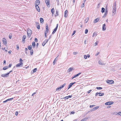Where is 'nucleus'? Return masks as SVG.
Returning a JSON list of instances; mask_svg holds the SVG:
<instances>
[{
	"mask_svg": "<svg viewBox=\"0 0 121 121\" xmlns=\"http://www.w3.org/2000/svg\"><path fill=\"white\" fill-rule=\"evenodd\" d=\"M107 83L110 84H113L114 83V81L112 80H108L107 81Z\"/></svg>",
	"mask_w": 121,
	"mask_h": 121,
	"instance_id": "nucleus-1",
	"label": "nucleus"
},
{
	"mask_svg": "<svg viewBox=\"0 0 121 121\" xmlns=\"http://www.w3.org/2000/svg\"><path fill=\"white\" fill-rule=\"evenodd\" d=\"M23 65V63L22 62H20L19 63L17 64L16 66L17 67H22Z\"/></svg>",
	"mask_w": 121,
	"mask_h": 121,
	"instance_id": "nucleus-2",
	"label": "nucleus"
},
{
	"mask_svg": "<svg viewBox=\"0 0 121 121\" xmlns=\"http://www.w3.org/2000/svg\"><path fill=\"white\" fill-rule=\"evenodd\" d=\"M113 102L112 101L108 102L105 103V104L106 105H110L113 104Z\"/></svg>",
	"mask_w": 121,
	"mask_h": 121,
	"instance_id": "nucleus-3",
	"label": "nucleus"
},
{
	"mask_svg": "<svg viewBox=\"0 0 121 121\" xmlns=\"http://www.w3.org/2000/svg\"><path fill=\"white\" fill-rule=\"evenodd\" d=\"M9 73H6L5 74H3L1 75V76L2 77H8Z\"/></svg>",
	"mask_w": 121,
	"mask_h": 121,
	"instance_id": "nucleus-4",
	"label": "nucleus"
},
{
	"mask_svg": "<svg viewBox=\"0 0 121 121\" xmlns=\"http://www.w3.org/2000/svg\"><path fill=\"white\" fill-rule=\"evenodd\" d=\"M40 4V2L39 0H36L35 2V6L36 5H37L38 6Z\"/></svg>",
	"mask_w": 121,
	"mask_h": 121,
	"instance_id": "nucleus-5",
	"label": "nucleus"
},
{
	"mask_svg": "<svg viewBox=\"0 0 121 121\" xmlns=\"http://www.w3.org/2000/svg\"><path fill=\"white\" fill-rule=\"evenodd\" d=\"M48 39H46L42 43V45L43 46H44L45 44L47 42H48Z\"/></svg>",
	"mask_w": 121,
	"mask_h": 121,
	"instance_id": "nucleus-6",
	"label": "nucleus"
},
{
	"mask_svg": "<svg viewBox=\"0 0 121 121\" xmlns=\"http://www.w3.org/2000/svg\"><path fill=\"white\" fill-rule=\"evenodd\" d=\"M46 32H47V33H48L49 31V29L48 25V24L47 23L46 24Z\"/></svg>",
	"mask_w": 121,
	"mask_h": 121,
	"instance_id": "nucleus-7",
	"label": "nucleus"
},
{
	"mask_svg": "<svg viewBox=\"0 0 121 121\" xmlns=\"http://www.w3.org/2000/svg\"><path fill=\"white\" fill-rule=\"evenodd\" d=\"M116 9H113L112 11V16H114L116 14Z\"/></svg>",
	"mask_w": 121,
	"mask_h": 121,
	"instance_id": "nucleus-8",
	"label": "nucleus"
},
{
	"mask_svg": "<svg viewBox=\"0 0 121 121\" xmlns=\"http://www.w3.org/2000/svg\"><path fill=\"white\" fill-rule=\"evenodd\" d=\"M98 63L99 65H103L105 64V63H103L102 60H100L99 61Z\"/></svg>",
	"mask_w": 121,
	"mask_h": 121,
	"instance_id": "nucleus-9",
	"label": "nucleus"
},
{
	"mask_svg": "<svg viewBox=\"0 0 121 121\" xmlns=\"http://www.w3.org/2000/svg\"><path fill=\"white\" fill-rule=\"evenodd\" d=\"M76 83V82H75L73 83L72 82L70 83L69 84V86L68 89L70 88L73 85V84H74L75 83Z\"/></svg>",
	"mask_w": 121,
	"mask_h": 121,
	"instance_id": "nucleus-10",
	"label": "nucleus"
},
{
	"mask_svg": "<svg viewBox=\"0 0 121 121\" xmlns=\"http://www.w3.org/2000/svg\"><path fill=\"white\" fill-rule=\"evenodd\" d=\"M45 2L48 6L50 5L49 0H45Z\"/></svg>",
	"mask_w": 121,
	"mask_h": 121,
	"instance_id": "nucleus-11",
	"label": "nucleus"
},
{
	"mask_svg": "<svg viewBox=\"0 0 121 121\" xmlns=\"http://www.w3.org/2000/svg\"><path fill=\"white\" fill-rule=\"evenodd\" d=\"M100 18H96V19H95L94 21V23H96L98 22V21L99 20Z\"/></svg>",
	"mask_w": 121,
	"mask_h": 121,
	"instance_id": "nucleus-12",
	"label": "nucleus"
},
{
	"mask_svg": "<svg viewBox=\"0 0 121 121\" xmlns=\"http://www.w3.org/2000/svg\"><path fill=\"white\" fill-rule=\"evenodd\" d=\"M36 8V9L39 12L40 11V9L39 6H37V5H36V6H35Z\"/></svg>",
	"mask_w": 121,
	"mask_h": 121,
	"instance_id": "nucleus-13",
	"label": "nucleus"
},
{
	"mask_svg": "<svg viewBox=\"0 0 121 121\" xmlns=\"http://www.w3.org/2000/svg\"><path fill=\"white\" fill-rule=\"evenodd\" d=\"M68 11L67 10H66L65 11L64 13V17H66L68 16L67 13H68Z\"/></svg>",
	"mask_w": 121,
	"mask_h": 121,
	"instance_id": "nucleus-14",
	"label": "nucleus"
},
{
	"mask_svg": "<svg viewBox=\"0 0 121 121\" xmlns=\"http://www.w3.org/2000/svg\"><path fill=\"white\" fill-rule=\"evenodd\" d=\"M73 68L72 67L70 68L67 70V72H70L73 70Z\"/></svg>",
	"mask_w": 121,
	"mask_h": 121,
	"instance_id": "nucleus-15",
	"label": "nucleus"
},
{
	"mask_svg": "<svg viewBox=\"0 0 121 121\" xmlns=\"http://www.w3.org/2000/svg\"><path fill=\"white\" fill-rule=\"evenodd\" d=\"M2 41L3 42V43L4 44L6 45L7 44L6 40V39L4 38L2 40Z\"/></svg>",
	"mask_w": 121,
	"mask_h": 121,
	"instance_id": "nucleus-16",
	"label": "nucleus"
},
{
	"mask_svg": "<svg viewBox=\"0 0 121 121\" xmlns=\"http://www.w3.org/2000/svg\"><path fill=\"white\" fill-rule=\"evenodd\" d=\"M113 7V9H116V3H114Z\"/></svg>",
	"mask_w": 121,
	"mask_h": 121,
	"instance_id": "nucleus-17",
	"label": "nucleus"
},
{
	"mask_svg": "<svg viewBox=\"0 0 121 121\" xmlns=\"http://www.w3.org/2000/svg\"><path fill=\"white\" fill-rule=\"evenodd\" d=\"M102 29L103 30H106L105 24L103 25Z\"/></svg>",
	"mask_w": 121,
	"mask_h": 121,
	"instance_id": "nucleus-18",
	"label": "nucleus"
},
{
	"mask_svg": "<svg viewBox=\"0 0 121 121\" xmlns=\"http://www.w3.org/2000/svg\"><path fill=\"white\" fill-rule=\"evenodd\" d=\"M27 33H32V31L30 29H28L27 30Z\"/></svg>",
	"mask_w": 121,
	"mask_h": 121,
	"instance_id": "nucleus-19",
	"label": "nucleus"
},
{
	"mask_svg": "<svg viewBox=\"0 0 121 121\" xmlns=\"http://www.w3.org/2000/svg\"><path fill=\"white\" fill-rule=\"evenodd\" d=\"M51 11L52 15H53L54 13V8L52 9L51 10Z\"/></svg>",
	"mask_w": 121,
	"mask_h": 121,
	"instance_id": "nucleus-20",
	"label": "nucleus"
},
{
	"mask_svg": "<svg viewBox=\"0 0 121 121\" xmlns=\"http://www.w3.org/2000/svg\"><path fill=\"white\" fill-rule=\"evenodd\" d=\"M26 38V36L25 35H24L22 38V41H24L25 39Z\"/></svg>",
	"mask_w": 121,
	"mask_h": 121,
	"instance_id": "nucleus-21",
	"label": "nucleus"
},
{
	"mask_svg": "<svg viewBox=\"0 0 121 121\" xmlns=\"http://www.w3.org/2000/svg\"><path fill=\"white\" fill-rule=\"evenodd\" d=\"M58 26V24H57L56 25V27L55 28V29H54V31H55L56 32Z\"/></svg>",
	"mask_w": 121,
	"mask_h": 121,
	"instance_id": "nucleus-22",
	"label": "nucleus"
},
{
	"mask_svg": "<svg viewBox=\"0 0 121 121\" xmlns=\"http://www.w3.org/2000/svg\"><path fill=\"white\" fill-rule=\"evenodd\" d=\"M40 22L41 23H43V19L42 18H40Z\"/></svg>",
	"mask_w": 121,
	"mask_h": 121,
	"instance_id": "nucleus-23",
	"label": "nucleus"
},
{
	"mask_svg": "<svg viewBox=\"0 0 121 121\" xmlns=\"http://www.w3.org/2000/svg\"><path fill=\"white\" fill-rule=\"evenodd\" d=\"M32 46H33L34 48L35 47V42H33L32 44Z\"/></svg>",
	"mask_w": 121,
	"mask_h": 121,
	"instance_id": "nucleus-24",
	"label": "nucleus"
},
{
	"mask_svg": "<svg viewBox=\"0 0 121 121\" xmlns=\"http://www.w3.org/2000/svg\"><path fill=\"white\" fill-rule=\"evenodd\" d=\"M104 95V93H99V96H103Z\"/></svg>",
	"mask_w": 121,
	"mask_h": 121,
	"instance_id": "nucleus-25",
	"label": "nucleus"
},
{
	"mask_svg": "<svg viewBox=\"0 0 121 121\" xmlns=\"http://www.w3.org/2000/svg\"><path fill=\"white\" fill-rule=\"evenodd\" d=\"M102 10L101 11V12L102 13H103L104 12L105 9L104 8H102L101 9Z\"/></svg>",
	"mask_w": 121,
	"mask_h": 121,
	"instance_id": "nucleus-26",
	"label": "nucleus"
},
{
	"mask_svg": "<svg viewBox=\"0 0 121 121\" xmlns=\"http://www.w3.org/2000/svg\"><path fill=\"white\" fill-rule=\"evenodd\" d=\"M97 33H94L93 34V36H92L94 37H96L97 36Z\"/></svg>",
	"mask_w": 121,
	"mask_h": 121,
	"instance_id": "nucleus-27",
	"label": "nucleus"
},
{
	"mask_svg": "<svg viewBox=\"0 0 121 121\" xmlns=\"http://www.w3.org/2000/svg\"><path fill=\"white\" fill-rule=\"evenodd\" d=\"M32 34L30 33H27V37H28L29 38L30 37L31 35Z\"/></svg>",
	"mask_w": 121,
	"mask_h": 121,
	"instance_id": "nucleus-28",
	"label": "nucleus"
},
{
	"mask_svg": "<svg viewBox=\"0 0 121 121\" xmlns=\"http://www.w3.org/2000/svg\"><path fill=\"white\" fill-rule=\"evenodd\" d=\"M66 83H65L63 85L60 86V87L61 88H63L66 85Z\"/></svg>",
	"mask_w": 121,
	"mask_h": 121,
	"instance_id": "nucleus-29",
	"label": "nucleus"
},
{
	"mask_svg": "<svg viewBox=\"0 0 121 121\" xmlns=\"http://www.w3.org/2000/svg\"><path fill=\"white\" fill-rule=\"evenodd\" d=\"M107 11H106V12L105 13L104 15L103 16V17H104V18L106 16L107 14Z\"/></svg>",
	"mask_w": 121,
	"mask_h": 121,
	"instance_id": "nucleus-30",
	"label": "nucleus"
},
{
	"mask_svg": "<svg viewBox=\"0 0 121 121\" xmlns=\"http://www.w3.org/2000/svg\"><path fill=\"white\" fill-rule=\"evenodd\" d=\"M30 54L31 55H32L33 53V50H31L30 52Z\"/></svg>",
	"mask_w": 121,
	"mask_h": 121,
	"instance_id": "nucleus-31",
	"label": "nucleus"
},
{
	"mask_svg": "<svg viewBox=\"0 0 121 121\" xmlns=\"http://www.w3.org/2000/svg\"><path fill=\"white\" fill-rule=\"evenodd\" d=\"M32 48V46H29L28 47V48L29 50H31Z\"/></svg>",
	"mask_w": 121,
	"mask_h": 121,
	"instance_id": "nucleus-32",
	"label": "nucleus"
},
{
	"mask_svg": "<svg viewBox=\"0 0 121 121\" xmlns=\"http://www.w3.org/2000/svg\"><path fill=\"white\" fill-rule=\"evenodd\" d=\"M13 99V98H11L8 99L6 100L7 102H8V101H9L10 100H12Z\"/></svg>",
	"mask_w": 121,
	"mask_h": 121,
	"instance_id": "nucleus-33",
	"label": "nucleus"
},
{
	"mask_svg": "<svg viewBox=\"0 0 121 121\" xmlns=\"http://www.w3.org/2000/svg\"><path fill=\"white\" fill-rule=\"evenodd\" d=\"M89 20V18L88 17H87L85 20V21L86 22V23H87L88 21Z\"/></svg>",
	"mask_w": 121,
	"mask_h": 121,
	"instance_id": "nucleus-34",
	"label": "nucleus"
},
{
	"mask_svg": "<svg viewBox=\"0 0 121 121\" xmlns=\"http://www.w3.org/2000/svg\"><path fill=\"white\" fill-rule=\"evenodd\" d=\"M88 118L87 117L85 118L82 119V120L83 121H86L87 120Z\"/></svg>",
	"mask_w": 121,
	"mask_h": 121,
	"instance_id": "nucleus-35",
	"label": "nucleus"
},
{
	"mask_svg": "<svg viewBox=\"0 0 121 121\" xmlns=\"http://www.w3.org/2000/svg\"><path fill=\"white\" fill-rule=\"evenodd\" d=\"M88 30L87 29H86L85 30V33L86 34L88 32Z\"/></svg>",
	"mask_w": 121,
	"mask_h": 121,
	"instance_id": "nucleus-36",
	"label": "nucleus"
},
{
	"mask_svg": "<svg viewBox=\"0 0 121 121\" xmlns=\"http://www.w3.org/2000/svg\"><path fill=\"white\" fill-rule=\"evenodd\" d=\"M99 43L98 41H96L95 43V46H96Z\"/></svg>",
	"mask_w": 121,
	"mask_h": 121,
	"instance_id": "nucleus-37",
	"label": "nucleus"
},
{
	"mask_svg": "<svg viewBox=\"0 0 121 121\" xmlns=\"http://www.w3.org/2000/svg\"><path fill=\"white\" fill-rule=\"evenodd\" d=\"M61 88H60V87H59V88H57L56 89V91H58V90L60 91L61 90Z\"/></svg>",
	"mask_w": 121,
	"mask_h": 121,
	"instance_id": "nucleus-38",
	"label": "nucleus"
},
{
	"mask_svg": "<svg viewBox=\"0 0 121 121\" xmlns=\"http://www.w3.org/2000/svg\"><path fill=\"white\" fill-rule=\"evenodd\" d=\"M56 58H55V60H54L53 62V64L54 65L55 64V63H54L55 62H56L57 61V60H56Z\"/></svg>",
	"mask_w": 121,
	"mask_h": 121,
	"instance_id": "nucleus-39",
	"label": "nucleus"
},
{
	"mask_svg": "<svg viewBox=\"0 0 121 121\" xmlns=\"http://www.w3.org/2000/svg\"><path fill=\"white\" fill-rule=\"evenodd\" d=\"M96 88L98 90L101 89H102V87H97Z\"/></svg>",
	"mask_w": 121,
	"mask_h": 121,
	"instance_id": "nucleus-40",
	"label": "nucleus"
},
{
	"mask_svg": "<svg viewBox=\"0 0 121 121\" xmlns=\"http://www.w3.org/2000/svg\"><path fill=\"white\" fill-rule=\"evenodd\" d=\"M37 70V69L36 68H35L34 70H33V72H36Z\"/></svg>",
	"mask_w": 121,
	"mask_h": 121,
	"instance_id": "nucleus-41",
	"label": "nucleus"
},
{
	"mask_svg": "<svg viewBox=\"0 0 121 121\" xmlns=\"http://www.w3.org/2000/svg\"><path fill=\"white\" fill-rule=\"evenodd\" d=\"M7 66H6L5 67H4L3 68V70H6L7 69Z\"/></svg>",
	"mask_w": 121,
	"mask_h": 121,
	"instance_id": "nucleus-42",
	"label": "nucleus"
},
{
	"mask_svg": "<svg viewBox=\"0 0 121 121\" xmlns=\"http://www.w3.org/2000/svg\"><path fill=\"white\" fill-rule=\"evenodd\" d=\"M99 108V106L96 107L94 108V109H95V110Z\"/></svg>",
	"mask_w": 121,
	"mask_h": 121,
	"instance_id": "nucleus-43",
	"label": "nucleus"
},
{
	"mask_svg": "<svg viewBox=\"0 0 121 121\" xmlns=\"http://www.w3.org/2000/svg\"><path fill=\"white\" fill-rule=\"evenodd\" d=\"M47 32H46V31H45L44 32V35L45 36V37H47Z\"/></svg>",
	"mask_w": 121,
	"mask_h": 121,
	"instance_id": "nucleus-44",
	"label": "nucleus"
},
{
	"mask_svg": "<svg viewBox=\"0 0 121 121\" xmlns=\"http://www.w3.org/2000/svg\"><path fill=\"white\" fill-rule=\"evenodd\" d=\"M9 39H11L12 37V35L11 34H9Z\"/></svg>",
	"mask_w": 121,
	"mask_h": 121,
	"instance_id": "nucleus-45",
	"label": "nucleus"
},
{
	"mask_svg": "<svg viewBox=\"0 0 121 121\" xmlns=\"http://www.w3.org/2000/svg\"><path fill=\"white\" fill-rule=\"evenodd\" d=\"M68 98H69V97H68V96L65 97H64V99H68Z\"/></svg>",
	"mask_w": 121,
	"mask_h": 121,
	"instance_id": "nucleus-46",
	"label": "nucleus"
},
{
	"mask_svg": "<svg viewBox=\"0 0 121 121\" xmlns=\"http://www.w3.org/2000/svg\"><path fill=\"white\" fill-rule=\"evenodd\" d=\"M56 15H55V16H57L58 15V12L57 11H56Z\"/></svg>",
	"mask_w": 121,
	"mask_h": 121,
	"instance_id": "nucleus-47",
	"label": "nucleus"
},
{
	"mask_svg": "<svg viewBox=\"0 0 121 121\" xmlns=\"http://www.w3.org/2000/svg\"><path fill=\"white\" fill-rule=\"evenodd\" d=\"M37 28L38 29H39L40 28V26L39 25H38L37 26Z\"/></svg>",
	"mask_w": 121,
	"mask_h": 121,
	"instance_id": "nucleus-48",
	"label": "nucleus"
},
{
	"mask_svg": "<svg viewBox=\"0 0 121 121\" xmlns=\"http://www.w3.org/2000/svg\"><path fill=\"white\" fill-rule=\"evenodd\" d=\"M117 114H119V115L121 116V112H119L118 113H117Z\"/></svg>",
	"mask_w": 121,
	"mask_h": 121,
	"instance_id": "nucleus-49",
	"label": "nucleus"
},
{
	"mask_svg": "<svg viewBox=\"0 0 121 121\" xmlns=\"http://www.w3.org/2000/svg\"><path fill=\"white\" fill-rule=\"evenodd\" d=\"M78 54V53L77 52H74L73 53V54L74 55H75L77 54Z\"/></svg>",
	"mask_w": 121,
	"mask_h": 121,
	"instance_id": "nucleus-50",
	"label": "nucleus"
},
{
	"mask_svg": "<svg viewBox=\"0 0 121 121\" xmlns=\"http://www.w3.org/2000/svg\"><path fill=\"white\" fill-rule=\"evenodd\" d=\"M84 5V3H83L82 4L81 6V7L82 8L83 7Z\"/></svg>",
	"mask_w": 121,
	"mask_h": 121,
	"instance_id": "nucleus-51",
	"label": "nucleus"
},
{
	"mask_svg": "<svg viewBox=\"0 0 121 121\" xmlns=\"http://www.w3.org/2000/svg\"><path fill=\"white\" fill-rule=\"evenodd\" d=\"M95 106V105H90V107L91 108H92L93 107H94Z\"/></svg>",
	"mask_w": 121,
	"mask_h": 121,
	"instance_id": "nucleus-52",
	"label": "nucleus"
},
{
	"mask_svg": "<svg viewBox=\"0 0 121 121\" xmlns=\"http://www.w3.org/2000/svg\"><path fill=\"white\" fill-rule=\"evenodd\" d=\"M84 57L85 59H86L87 58V56L86 55H84Z\"/></svg>",
	"mask_w": 121,
	"mask_h": 121,
	"instance_id": "nucleus-53",
	"label": "nucleus"
},
{
	"mask_svg": "<svg viewBox=\"0 0 121 121\" xmlns=\"http://www.w3.org/2000/svg\"><path fill=\"white\" fill-rule=\"evenodd\" d=\"M99 93H98V92H97L95 94V96H97L98 94L99 95Z\"/></svg>",
	"mask_w": 121,
	"mask_h": 121,
	"instance_id": "nucleus-54",
	"label": "nucleus"
},
{
	"mask_svg": "<svg viewBox=\"0 0 121 121\" xmlns=\"http://www.w3.org/2000/svg\"><path fill=\"white\" fill-rule=\"evenodd\" d=\"M22 60L21 58H20V62H22Z\"/></svg>",
	"mask_w": 121,
	"mask_h": 121,
	"instance_id": "nucleus-55",
	"label": "nucleus"
},
{
	"mask_svg": "<svg viewBox=\"0 0 121 121\" xmlns=\"http://www.w3.org/2000/svg\"><path fill=\"white\" fill-rule=\"evenodd\" d=\"M11 65H12V64H9V66H8L9 68H10V67H11Z\"/></svg>",
	"mask_w": 121,
	"mask_h": 121,
	"instance_id": "nucleus-56",
	"label": "nucleus"
},
{
	"mask_svg": "<svg viewBox=\"0 0 121 121\" xmlns=\"http://www.w3.org/2000/svg\"><path fill=\"white\" fill-rule=\"evenodd\" d=\"M91 90H90L89 91H87V92L88 93H90V92H91Z\"/></svg>",
	"mask_w": 121,
	"mask_h": 121,
	"instance_id": "nucleus-57",
	"label": "nucleus"
},
{
	"mask_svg": "<svg viewBox=\"0 0 121 121\" xmlns=\"http://www.w3.org/2000/svg\"><path fill=\"white\" fill-rule=\"evenodd\" d=\"M75 31H74L73 32V34H72V35H74V34H75Z\"/></svg>",
	"mask_w": 121,
	"mask_h": 121,
	"instance_id": "nucleus-58",
	"label": "nucleus"
},
{
	"mask_svg": "<svg viewBox=\"0 0 121 121\" xmlns=\"http://www.w3.org/2000/svg\"><path fill=\"white\" fill-rule=\"evenodd\" d=\"M6 61L5 60H4V63H3V64H6Z\"/></svg>",
	"mask_w": 121,
	"mask_h": 121,
	"instance_id": "nucleus-59",
	"label": "nucleus"
},
{
	"mask_svg": "<svg viewBox=\"0 0 121 121\" xmlns=\"http://www.w3.org/2000/svg\"><path fill=\"white\" fill-rule=\"evenodd\" d=\"M18 112H16V113H15V115H16V116H17V115H18Z\"/></svg>",
	"mask_w": 121,
	"mask_h": 121,
	"instance_id": "nucleus-60",
	"label": "nucleus"
},
{
	"mask_svg": "<svg viewBox=\"0 0 121 121\" xmlns=\"http://www.w3.org/2000/svg\"><path fill=\"white\" fill-rule=\"evenodd\" d=\"M35 42H37V38H35Z\"/></svg>",
	"mask_w": 121,
	"mask_h": 121,
	"instance_id": "nucleus-61",
	"label": "nucleus"
},
{
	"mask_svg": "<svg viewBox=\"0 0 121 121\" xmlns=\"http://www.w3.org/2000/svg\"><path fill=\"white\" fill-rule=\"evenodd\" d=\"M86 42H87L86 40H85L84 41V43H85V44H86V43H87Z\"/></svg>",
	"mask_w": 121,
	"mask_h": 121,
	"instance_id": "nucleus-62",
	"label": "nucleus"
},
{
	"mask_svg": "<svg viewBox=\"0 0 121 121\" xmlns=\"http://www.w3.org/2000/svg\"><path fill=\"white\" fill-rule=\"evenodd\" d=\"M56 32L55 31H54L53 30L52 32V34H54Z\"/></svg>",
	"mask_w": 121,
	"mask_h": 121,
	"instance_id": "nucleus-63",
	"label": "nucleus"
},
{
	"mask_svg": "<svg viewBox=\"0 0 121 121\" xmlns=\"http://www.w3.org/2000/svg\"><path fill=\"white\" fill-rule=\"evenodd\" d=\"M11 51L10 50L9 52V54H10L11 53Z\"/></svg>",
	"mask_w": 121,
	"mask_h": 121,
	"instance_id": "nucleus-64",
	"label": "nucleus"
}]
</instances>
